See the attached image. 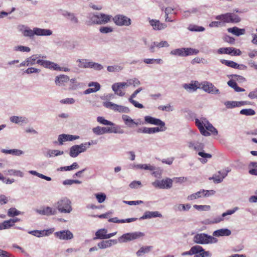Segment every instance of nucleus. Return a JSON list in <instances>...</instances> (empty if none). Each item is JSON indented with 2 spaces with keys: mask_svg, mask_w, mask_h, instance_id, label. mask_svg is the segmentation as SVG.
Masks as SVG:
<instances>
[{
  "mask_svg": "<svg viewBox=\"0 0 257 257\" xmlns=\"http://www.w3.org/2000/svg\"><path fill=\"white\" fill-rule=\"evenodd\" d=\"M195 124L200 131V133L204 136L207 137L210 136V133L213 135H217L218 134L217 130L206 118H196Z\"/></svg>",
  "mask_w": 257,
  "mask_h": 257,
  "instance_id": "1",
  "label": "nucleus"
},
{
  "mask_svg": "<svg viewBox=\"0 0 257 257\" xmlns=\"http://www.w3.org/2000/svg\"><path fill=\"white\" fill-rule=\"evenodd\" d=\"M193 240L196 243L200 244L216 243L218 242L216 238L204 233L196 234Z\"/></svg>",
  "mask_w": 257,
  "mask_h": 257,
  "instance_id": "2",
  "label": "nucleus"
},
{
  "mask_svg": "<svg viewBox=\"0 0 257 257\" xmlns=\"http://www.w3.org/2000/svg\"><path fill=\"white\" fill-rule=\"evenodd\" d=\"M56 208L62 213H70L72 210L71 201L67 197H63L56 203Z\"/></svg>",
  "mask_w": 257,
  "mask_h": 257,
  "instance_id": "3",
  "label": "nucleus"
},
{
  "mask_svg": "<svg viewBox=\"0 0 257 257\" xmlns=\"http://www.w3.org/2000/svg\"><path fill=\"white\" fill-rule=\"evenodd\" d=\"M215 19L225 23H237L241 20L239 16L233 13H227L218 15L215 17Z\"/></svg>",
  "mask_w": 257,
  "mask_h": 257,
  "instance_id": "4",
  "label": "nucleus"
},
{
  "mask_svg": "<svg viewBox=\"0 0 257 257\" xmlns=\"http://www.w3.org/2000/svg\"><path fill=\"white\" fill-rule=\"evenodd\" d=\"M90 146V142L74 145L70 148L69 155L72 158H75L80 153L85 152Z\"/></svg>",
  "mask_w": 257,
  "mask_h": 257,
  "instance_id": "5",
  "label": "nucleus"
},
{
  "mask_svg": "<svg viewBox=\"0 0 257 257\" xmlns=\"http://www.w3.org/2000/svg\"><path fill=\"white\" fill-rule=\"evenodd\" d=\"M145 235L142 232L137 231L123 234L118 238L119 242H126L139 239Z\"/></svg>",
  "mask_w": 257,
  "mask_h": 257,
  "instance_id": "6",
  "label": "nucleus"
},
{
  "mask_svg": "<svg viewBox=\"0 0 257 257\" xmlns=\"http://www.w3.org/2000/svg\"><path fill=\"white\" fill-rule=\"evenodd\" d=\"M112 20L116 26L119 27H128L130 26L132 23V21L130 18L122 14L115 15L112 18Z\"/></svg>",
  "mask_w": 257,
  "mask_h": 257,
  "instance_id": "7",
  "label": "nucleus"
},
{
  "mask_svg": "<svg viewBox=\"0 0 257 257\" xmlns=\"http://www.w3.org/2000/svg\"><path fill=\"white\" fill-rule=\"evenodd\" d=\"M103 105L107 108L120 113H129L130 112V109L128 107L118 105L110 101L103 102Z\"/></svg>",
  "mask_w": 257,
  "mask_h": 257,
  "instance_id": "8",
  "label": "nucleus"
},
{
  "mask_svg": "<svg viewBox=\"0 0 257 257\" xmlns=\"http://www.w3.org/2000/svg\"><path fill=\"white\" fill-rule=\"evenodd\" d=\"M200 89H202L205 92L212 94H218L220 91L212 83L204 81L200 82Z\"/></svg>",
  "mask_w": 257,
  "mask_h": 257,
  "instance_id": "9",
  "label": "nucleus"
},
{
  "mask_svg": "<svg viewBox=\"0 0 257 257\" xmlns=\"http://www.w3.org/2000/svg\"><path fill=\"white\" fill-rule=\"evenodd\" d=\"M152 185L155 188L168 189L172 187L173 180L169 178H166L162 180H156L152 182Z\"/></svg>",
  "mask_w": 257,
  "mask_h": 257,
  "instance_id": "10",
  "label": "nucleus"
},
{
  "mask_svg": "<svg viewBox=\"0 0 257 257\" xmlns=\"http://www.w3.org/2000/svg\"><path fill=\"white\" fill-rule=\"evenodd\" d=\"M36 212L42 215L50 216L57 214V209L49 206L43 207L36 210Z\"/></svg>",
  "mask_w": 257,
  "mask_h": 257,
  "instance_id": "11",
  "label": "nucleus"
},
{
  "mask_svg": "<svg viewBox=\"0 0 257 257\" xmlns=\"http://www.w3.org/2000/svg\"><path fill=\"white\" fill-rule=\"evenodd\" d=\"M126 84L125 82H117L114 83L112 86V89L114 92V93L119 96H123L125 95V92L122 89L126 87Z\"/></svg>",
  "mask_w": 257,
  "mask_h": 257,
  "instance_id": "12",
  "label": "nucleus"
},
{
  "mask_svg": "<svg viewBox=\"0 0 257 257\" xmlns=\"http://www.w3.org/2000/svg\"><path fill=\"white\" fill-rule=\"evenodd\" d=\"M55 235L61 240H70L73 238V233L69 230L56 232Z\"/></svg>",
  "mask_w": 257,
  "mask_h": 257,
  "instance_id": "13",
  "label": "nucleus"
},
{
  "mask_svg": "<svg viewBox=\"0 0 257 257\" xmlns=\"http://www.w3.org/2000/svg\"><path fill=\"white\" fill-rule=\"evenodd\" d=\"M229 171L230 170L220 171L218 172V174H215L212 177H210L209 180H213L215 183H221Z\"/></svg>",
  "mask_w": 257,
  "mask_h": 257,
  "instance_id": "14",
  "label": "nucleus"
},
{
  "mask_svg": "<svg viewBox=\"0 0 257 257\" xmlns=\"http://www.w3.org/2000/svg\"><path fill=\"white\" fill-rule=\"evenodd\" d=\"M149 24L153 27V30L160 31L166 29L167 25L165 23H161L159 20L150 19Z\"/></svg>",
  "mask_w": 257,
  "mask_h": 257,
  "instance_id": "15",
  "label": "nucleus"
},
{
  "mask_svg": "<svg viewBox=\"0 0 257 257\" xmlns=\"http://www.w3.org/2000/svg\"><path fill=\"white\" fill-rule=\"evenodd\" d=\"M79 137L78 136H74L71 135L61 134L58 136V141L59 145H62L63 143L66 141H72L78 139Z\"/></svg>",
  "mask_w": 257,
  "mask_h": 257,
  "instance_id": "16",
  "label": "nucleus"
},
{
  "mask_svg": "<svg viewBox=\"0 0 257 257\" xmlns=\"http://www.w3.org/2000/svg\"><path fill=\"white\" fill-rule=\"evenodd\" d=\"M200 82L198 81H192L189 84L185 83L183 87L189 92L195 91L197 89H200Z\"/></svg>",
  "mask_w": 257,
  "mask_h": 257,
  "instance_id": "17",
  "label": "nucleus"
},
{
  "mask_svg": "<svg viewBox=\"0 0 257 257\" xmlns=\"http://www.w3.org/2000/svg\"><path fill=\"white\" fill-rule=\"evenodd\" d=\"M221 62L225 64V65L235 69H238L239 70H244L246 69V66L243 65V64H238L236 62L232 61H229V60H221Z\"/></svg>",
  "mask_w": 257,
  "mask_h": 257,
  "instance_id": "18",
  "label": "nucleus"
},
{
  "mask_svg": "<svg viewBox=\"0 0 257 257\" xmlns=\"http://www.w3.org/2000/svg\"><path fill=\"white\" fill-rule=\"evenodd\" d=\"M70 80L68 76L64 74H61L55 77V83L56 85L61 86H64L65 83L68 82Z\"/></svg>",
  "mask_w": 257,
  "mask_h": 257,
  "instance_id": "19",
  "label": "nucleus"
},
{
  "mask_svg": "<svg viewBox=\"0 0 257 257\" xmlns=\"http://www.w3.org/2000/svg\"><path fill=\"white\" fill-rule=\"evenodd\" d=\"M88 87H94V88H89L85 90L83 93L84 94H88L91 93L96 92L100 89V85L97 82H91L88 84Z\"/></svg>",
  "mask_w": 257,
  "mask_h": 257,
  "instance_id": "20",
  "label": "nucleus"
},
{
  "mask_svg": "<svg viewBox=\"0 0 257 257\" xmlns=\"http://www.w3.org/2000/svg\"><path fill=\"white\" fill-rule=\"evenodd\" d=\"M162 217V215L159 211H146L144 215L140 217V220L150 219L151 218Z\"/></svg>",
  "mask_w": 257,
  "mask_h": 257,
  "instance_id": "21",
  "label": "nucleus"
},
{
  "mask_svg": "<svg viewBox=\"0 0 257 257\" xmlns=\"http://www.w3.org/2000/svg\"><path fill=\"white\" fill-rule=\"evenodd\" d=\"M111 18V15L98 13V25H105L110 22Z\"/></svg>",
  "mask_w": 257,
  "mask_h": 257,
  "instance_id": "22",
  "label": "nucleus"
},
{
  "mask_svg": "<svg viewBox=\"0 0 257 257\" xmlns=\"http://www.w3.org/2000/svg\"><path fill=\"white\" fill-rule=\"evenodd\" d=\"M117 241L116 239H109L107 240H103L97 243V246L100 249H104L109 247L113 244H116Z\"/></svg>",
  "mask_w": 257,
  "mask_h": 257,
  "instance_id": "23",
  "label": "nucleus"
},
{
  "mask_svg": "<svg viewBox=\"0 0 257 257\" xmlns=\"http://www.w3.org/2000/svg\"><path fill=\"white\" fill-rule=\"evenodd\" d=\"M52 231L51 229L48 230H32L29 231L28 233L29 234H31L34 236H35L38 237H40L42 236H48L51 233H52Z\"/></svg>",
  "mask_w": 257,
  "mask_h": 257,
  "instance_id": "24",
  "label": "nucleus"
},
{
  "mask_svg": "<svg viewBox=\"0 0 257 257\" xmlns=\"http://www.w3.org/2000/svg\"><path fill=\"white\" fill-rule=\"evenodd\" d=\"M231 233V231L227 228H221L215 230L213 232V236L215 237L228 236Z\"/></svg>",
  "mask_w": 257,
  "mask_h": 257,
  "instance_id": "25",
  "label": "nucleus"
},
{
  "mask_svg": "<svg viewBox=\"0 0 257 257\" xmlns=\"http://www.w3.org/2000/svg\"><path fill=\"white\" fill-rule=\"evenodd\" d=\"M144 119L146 123H149L154 125H163V122H164L159 118H156L151 116H146Z\"/></svg>",
  "mask_w": 257,
  "mask_h": 257,
  "instance_id": "26",
  "label": "nucleus"
},
{
  "mask_svg": "<svg viewBox=\"0 0 257 257\" xmlns=\"http://www.w3.org/2000/svg\"><path fill=\"white\" fill-rule=\"evenodd\" d=\"M78 46V43L76 41H66L63 43V46L65 49L69 50H73Z\"/></svg>",
  "mask_w": 257,
  "mask_h": 257,
  "instance_id": "27",
  "label": "nucleus"
},
{
  "mask_svg": "<svg viewBox=\"0 0 257 257\" xmlns=\"http://www.w3.org/2000/svg\"><path fill=\"white\" fill-rule=\"evenodd\" d=\"M90 61L86 59H78L76 63H78V67L79 68H89Z\"/></svg>",
  "mask_w": 257,
  "mask_h": 257,
  "instance_id": "28",
  "label": "nucleus"
},
{
  "mask_svg": "<svg viewBox=\"0 0 257 257\" xmlns=\"http://www.w3.org/2000/svg\"><path fill=\"white\" fill-rule=\"evenodd\" d=\"M227 31L229 33H231L236 36H239L240 35H244L245 33V30L244 29H240L237 27L229 28L227 29Z\"/></svg>",
  "mask_w": 257,
  "mask_h": 257,
  "instance_id": "29",
  "label": "nucleus"
},
{
  "mask_svg": "<svg viewBox=\"0 0 257 257\" xmlns=\"http://www.w3.org/2000/svg\"><path fill=\"white\" fill-rule=\"evenodd\" d=\"M36 35L41 36H48L52 34V32L49 29L36 28Z\"/></svg>",
  "mask_w": 257,
  "mask_h": 257,
  "instance_id": "30",
  "label": "nucleus"
},
{
  "mask_svg": "<svg viewBox=\"0 0 257 257\" xmlns=\"http://www.w3.org/2000/svg\"><path fill=\"white\" fill-rule=\"evenodd\" d=\"M88 25H98V13L90 14L88 16Z\"/></svg>",
  "mask_w": 257,
  "mask_h": 257,
  "instance_id": "31",
  "label": "nucleus"
},
{
  "mask_svg": "<svg viewBox=\"0 0 257 257\" xmlns=\"http://www.w3.org/2000/svg\"><path fill=\"white\" fill-rule=\"evenodd\" d=\"M10 120L11 122L16 124L20 123H27L28 122V119L26 117L18 116H13L11 117Z\"/></svg>",
  "mask_w": 257,
  "mask_h": 257,
  "instance_id": "32",
  "label": "nucleus"
},
{
  "mask_svg": "<svg viewBox=\"0 0 257 257\" xmlns=\"http://www.w3.org/2000/svg\"><path fill=\"white\" fill-rule=\"evenodd\" d=\"M137 220V218H127L125 219H118L117 217H113L110 218L108 220V221L110 222H114V223H130L133 221H135Z\"/></svg>",
  "mask_w": 257,
  "mask_h": 257,
  "instance_id": "33",
  "label": "nucleus"
},
{
  "mask_svg": "<svg viewBox=\"0 0 257 257\" xmlns=\"http://www.w3.org/2000/svg\"><path fill=\"white\" fill-rule=\"evenodd\" d=\"M190 208L191 205L189 204H177L174 206L173 209L175 211H185L189 210Z\"/></svg>",
  "mask_w": 257,
  "mask_h": 257,
  "instance_id": "34",
  "label": "nucleus"
},
{
  "mask_svg": "<svg viewBox=\"0 0 257 257\" xmlns=\"http://www.w3.org/2000/svg\"><path fill=\"white\" fill-rule=\"evenodd\" d=\"M1 152L3 153L6 154H12L15 156H20L24 154V152L22 150L18 149H12V150H6L3 149L1 150Z\"/></svg>",
  "mask_w": 257,
  "mask_h": 257,
  "instance_id": "35",
  "label": "nucleus"
},
{
  "mask_svg": "<svg viewBox=\"0 0 257 257\" xmlns=\"http://www.w3.org/2000/svg\"><path fill=\"white\" fill-rule=\"evenodd\" d=\"M63 154V151H59L57 150H48L45 156L47 157L51 158L62 155Z\"/></svg>",
  "mask_w": 257,
  "mask_h": 257,
  "instance_id": "36",
  "label": "nucleus"
},
{
  "mask_svg": "<svg viewBox=\"0 0 257 257\" xmlns=\"http://www.w3.org/2000/svg\"><path fill=\"white\" fill-rule=\"evenodd\" d=\"M107 230L105 229H99L95 233L96 237L94 238V239L96 238L99 239H106Z\"/></svg>",
  "mask_w": 257,
  "mask_h": 257,
  "instance_id": "37",
  "label": "nucleus"
},
{
  "mask_svg": "<svg viewBox=\"0 0 257 257\" xmlns=\"http://www.w3.org/2000/svg\"><path fill=\"white\" fill-rule=\"evenodd\" d=\"M143 62L147 64H162L163 63V60L162 59H154V58H146L144 59Z\"/></svg>",
  "mask_w": 257,
  "mask_h": 257,
  "instance_id": "38",
  "label": "nucleus"
},
{
  "mask_svg": "<svg viewBox=\"0 0 257 257\" xmlns=\"http://www.w3.org/2000/svg\"><path fill=\"white\" fill-rule=\"evenodd\" d=\"M196 247H197V253H200V255H201L202 257L211 256V253L209 251H205L202 246L196 245Z\"/></svg>",
  "mask_w": 257,
  "mask_h": 257,
  "instance_id": "39",
  "label": "nucleus"
},
{
  "mask_svg": "<svg viewBox=\"0 0 257 257\" xmlns=\"http://www.w3.org/2000/svg\"><path fill=\"white\" fill-rule=\"evenodd\" d=\"M201 189L198 192L188 195L187 197L188 201H193L195 199L202 197Z\"/></svg>",
  "mask_w": 257,
  "mask_h": 257,
  "instance_id": "40",
  "label": "nucleus"
},
{
  "mask_svg": "<svg viewBox=\"0 0 257 257\" xmlns=\"http://www.w3.org/2000/svg\"><path fill=\"white\" fill-rule=\"evenodd\" d=\"M222 221H223V218H222V217L218 216V217H216L213 218V219H205L204 221V223L205 224H211L218 223Z\"/></svg>",
  "mask_w": 257,
  "mask_h": 257,
  "instance_id": "41",
  "label": "nucleus"
},
{
  "mask_svg": "<svg viewBox=\"0 0 257 257\" xmlns=\"http://www.w3.org/2000/svg\"><path fill=\"white\" fill-rule=\"evenodd\" d=\"M185 48H178L172 50L170 54L174 56L184 57L185 52Z\"/></svg>",
  "mask_w": 257,
  "mask_h": 257,
  "instance_id": "42",
  "label": "nucleus"
},
{
  "mask_svg": "<svg viewBox=\"0 0 257 257\" xmlns=\"http://www.w3.org/2000/svg\"><path fill=\"white\" fill-rule=\"evenodd\" d=\"M123 69V67L119 65L109 66L107 67V70L110 72H118Z\"/></svg>",
  "mask_w": 257,
  "mask_h": 257,
  "instance_id": "43",
  "label": "nucleus"
},
{
  "mask_svg": "<svg viewBox=\"0 0 257 257\" xmlns=\"http://www.w3.org/2000/svg\"><path fill=\"white\" fill-rule=\"evenodd\" d=\"M188 29L192 32H203L205 30V28L203 27L194 24L189 25Z\"/></svg>",
  "mask_w": 257,
  "mask_h": 257,
  "instance_id": "44",
  "label": "nucleus"
},
{
  "mask_svg": "<svg viewBox=\"0 0 257 257\" xmlns=\"http://www.w3.org/2000/svg\"><path fill=\"white\" fill-rule=\"evenodd\" d=\"M36 28L31 30L28 28H26L23 32L24 36L25 37H32L36 35Z\"/></svg>",
  "mask_w": 257,
  "mask_h": 257,
  "instance_id": "45",
  "label": "nucleus"
},
{
  "mask_svg": "<svg viewBox=\"0 0 257 257\" xmlns=\"http://www.w3.org/2000/svg\"><path fill=\"white\" fill-rule=\"evenodd\" d=\"M125 84H126L125 86L126 87H128L131 85H133L134 87H136L139 85L141 84V82L138 79L134 78L127 80V82H125Z\"/></svg>",
  "mask_w": 257,
  "mask_h": 257,
  "instance_id": "46",
  "label": "nucleus"
},
{
  "mask_svg": "<svg viewBox=\"0 0 257 257\" xmlns=\"http://www.w3.org/2000/svg\"><path fill=\"white\" fill-rule=\"evenodd\" d=\"M122 119L124 121L125 124L128 127H132L133 123H135V121L126 115H122Z\"/></svg>",
  "mask_w": 257,
  "mask_h": 257,
  "instance_id": "47",
  "label": "nucleus"
},
{
  "mask_svg": "<svg viewBox=\"0 0 257 257\" xmlns=\"http://www.w3.org/2000/svg\"><path fill=\"white\" fill-rule=\"evenodd\" d=\"M79 167L78 164L76 162L73 163L69 166L62 167L59 170L60 171H70L74 169H78Z\"/></svg>",
  "mask_w": 257,
  "mask_h": 257,
  "instance_id": "48",
  "label": "nucleus"
},
{
  "mask_svg": "<svg viewBox=\"0 0 257 257\" xmlns=\"http://www.w3.org/2000/svg\"><path fill=\"white\" fill-rule=\"evenodd\" d=\"M249 167L250 168L249 173L251 175H257V163L251 162Z\"/></svg>",
  "mask_w": 257,
  "mask_h": 257,
  "instance_id": "49",
  "label": "nucleus"
},
{
  "mask_svg": "<svg viewBox=\"0 0 257 257\" xmlns=\"http://www.w3.org/2000/svg\"><path fill=\"white\" fill-rule=\"evenodd\" d=\"M110 128V133L122 134L124 133V130L119 125H112Z\"/></svg>",
  "mask_w": 257,
  "mask_h": 257,
  "instance_id": "50",
  "label": "nucleus"
},
{
  "mask_svg": "<svg viewBox=\"0 0 257 257\" xmlns=\"http://www.w3.org/2000/svg\"><path fill=\"white\" fill-rule=\"evenodd\" d=\"M151 248V246L142 247L136 252V254L138 256H142L143 254L149 252Z\"/></svg>",
  "mask_w": 257,
  "mask_h": 257,
  "instance_id": "51",
  "label": "nucleus"
},
{
  "mask_svg": "<svg viewBox=\"0 0 257 257\" xmlns=\"http://www.w3.org/2000/svg\"><path fill=\"white\" fill-rule=\"evenodd\" d=\"M97 121L103 125H114V123L109 120H107L105 119L102 116H98L97 117Z\"/></svg>",
  "mask_w": 257,
  "mask_h": 257,
  "instance_id": "52",
  "label": "nucleus"
},
{
  "mask_svg": "<svg viewBox=\"0 0 257 257\" xmlns=\"http://www.w3.org/2000/svg\"><path fill=\"white\" fill-rule=\"evenodd\" d=\"M197 247H196V245H194L190 248V249L189 251H184L183 252L181 253L182 256H185V255H192L194 254H196L197 253Z\"/></svg>",
  "mask_w": 257,
  "mask_h": 257,
  "instance_id": "53",
  "label": "nucleus"
},
{
  "mask_svg": "<svg viewBox=\"0 0 257 257\" xmlns=\"http://www.w3.org/2000/svg\"><path fill=\"white\" fill-rule=\"evenodd\" d=\"M21 214V212L17 210L15 208H11L8 211V215L10 217H14Z\"/></svg>",
  "mask_w": 257,
  "mask_h": 257,
  "instance_id": "54",
  "label": "nucleus"
},
{
  "mask_svg": "<svg viewBox=\"0 0 257 257\" xmlns=\"http://www.w3.org/2000/svg\"><path fill=\"white\" fill-rule=\"evenodd\" d=\"M184 56L192 55L193 54H197L198 53L199 51L191 48H185Z\"/></svg>",
  "mask_w": 257,
  "mask_h": 257,
  "instance_id": "55",
  "label": "nucleus"
},
{
  "mask_svg": "<svg viewBox=\"0 0 257 257\" xmlns=\"http://www.w3.org/2000/svg\"><path fill=\"white\" fill-rule=\"evenodd\" d=\"M41 56L40 55H39V56H38L37 55H32V56L29 57L27 58V62L29 64V65H35V64H37V59L39 58V57H40Z\"/></svg>",
  "mask_w": 257,
  "mask_h": 257,
  "instance_id": "56",
  "label": "nucleus"
},
{
  "mask_svg": "<svg viewBox=\"0 0 257 257\" xmlns=\"http://www.w3.org/2000/svg\"><path fill=\"white\" fill-rule=\"evenodd\" d=\"M240 113L246 116L253 115L255 112L254 110L251 108L243 109L240 111Z\"/></svg>",
  "mask_w": 257,
  "mask_h": 257,
  "instance_id": "57",
  "label": "nucleus"
},
{
  "mask_svg": "<svg viewBox=\"0 0 257 257\" xmlns=\"http://www.w3.org/2000/svg\"><path fill=\"white\" fill-rule=\"evenodd\" d=\"M224 105L227 108H232L235 107H238V101H227L224 102Z\"/></svg>",
  "mask_w": 257,
  "mask_h": 257,
  "instance_id": "58",
  "label": "nucleus"
},
{
  "mask_svg": "<svg viewBox=\"0 0 257 257\" xmlns=\"http://www.w3.org/2000/svg\"><path fill=\"white\" fill-rule=\"evenodd\" d=\"M89 68H92L95 70L99 71L103 69V66L100 64L90 61Z\"/></svg>",
  "mask_w": 257,
  "mask_h": 257,
  "instance_id": "59",
  "label": "nucleus"
},
{
  "mask_svg": "<svg viewBox=\"0 0 257 257\" xmlns=\"http://www.w3.org/2000/svg\"><path fill=\"white\" fill-rule=\"evenodd\" d=\"M238 210V207H235L233 208L232 209H230L227 210L226 212L223 213L221 215V217L224 219V217H226L227 215H230L234 213L237 210Z\"/></svg>",
  "mask_w": 257,
  "mask_h": 257,
  "instance_id": "60",
  "label": "nucleus"
},
{
  "mask_svg": "<svg viewBox=\"0 0 257 257\" xmlns=\"http://www.w3.org/2000/svg\"><path fill=\"white\" fill-rule=\"evenodd\" d=\"M193 207L198 210L201 211H208L210 210L211 207L209 205H194Z\"/></svg>",
  "mask_w": 257,
  "mask_h": 257,
  "instance_id": "61",
  "label": "nucleus"
},
{
  "mask_svg": "<svg viewBox=\"0 0 257 257\" xmlns=\"http://www.w3.org/2000/svg\"><path fill=\"white\" fill-rule=\"evenodd\" d=\"M8 174L10 175H15L22 177L23 176V173L19 170H16L14 169L9 170L8 171Z\"/></svg>",
  "mask_w": 257,
  "mask_h": 257,
  "instance_id": "62",
  "label": "nucleus"
},
{
  "mask_svg": "<svg viewBox=\"0 0 257 257\" xmlns=\"http://www.w3.org/2000/svg\"><path fill=\"white\" fill-rule=\"evenodd\" d=\"M15 51H21V52H29L30 51L31 49L29 47L24 46H17L14 47V48Z\"/></svg>",
  "mask_w": 257,
  "mask_h": 257,
  "instance_id": "63",
  "label": "nucleus"
},
{
  "mask_svg": "<svg viewBox=\"0 0 257 257\" xmlns=\"http://www.w3.org/2000/svg\"><path fill=\"white\" fill-rule=\"evenodd\" d=\"M202 196L203 197H208L210 196L213 195L215 193V191L213 190H207L201 189Z\"/></svg>",
  "mask_w": 257,
  "mask_h": 257,
  "instance_id": "64",
  "label": "nucleus"
}]
</instances>
